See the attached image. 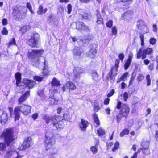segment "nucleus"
Returning a JSON list of instances; mask_svg holds the SVG:
<instances>
[{"mask_svg":"<svg viewBox=\"0 0 158 158\" xmlns=\"http://www.w3.org/2000/svg\"><path fill=\"white\" fill-rule=\"evenodd\" d=\"M31 109V106L24 104H21L15 107L14 110L15 120H18L19 118L20 112L24 115H27L30 113Z\"/></svg>","mask_w":158,"mask_h":158,"instance_id":"nucleus-1","label":"nucleus"},{"mask_svg":"<svg viewBox=\"0 0 158 158\" xmlns=\"http://www.w3.org/2000/svg\"><path fill=\"white\" fill-rule=\"evenodd\" d=\"M13 133L12 129L7 128L4 130L0 136V140H4L8 146L13 141L14 139L13 135Z\"/></svg>","mask_w":158,"mask_h":158,"instance_id":"nucleus-2","label":"nucleus"},{"mask_svg":"<svg viewBox=\"0 0 158 158\" xmlns=\"http://www.w3.org/2000/svg\"><path fill=\"white\" fill-rule=\"evenodd\" d=\"M27 10L25 7L19 6L17 9H14L13 11V16L17 20H21L25 17Z\"/></svg>","mask_w":158,"mask_h":158,"instance_id":"nucleus-3","label":"nucleus"},{"mask_svg":"<svg viewBox=\"0 0 158 158\" xmlns=\"http://www.w3.org/2000/svg\"><path fill=\"white\" fill-rule=\"evenodd\" d=\"M53 134L51 132H47L45 135L46 139L45 145L46 150L51 148L55 144V140L53 138Z\"/></svg>","mask_w":158,"mask_h":158,"instance_id":"nucleus-4","label":"nucleus"},{"mask_svg":"<svg viewBox=\"0 0 158 158\" xmlns=\"http://www.w3.org/2000/svg\"><path fill=\"white\" fill-rule=\"evenodd\" d=\"M40 36L38 33H31L28 37V44L31 47H37Z\"/></svg>","mask_w":158,"mask_h":158,"instance_id":"nucleus-5","label":"nucleus"},{"mask_svg":"<svg viewBox=\"0 0 158 158\" xmlns=\"http://www.w3.org/2000/svg\"><path fill=\"white\" fill-rule=\"evenodd\" d=\"M153 49L152 48H147L143 50L141 48L139 50L137 51L136 58L139 59L141 58L142 59H144L146 58V55H150L152 53Z\"/></svg>","mask_w":158,"mask_h":158,"instance_id":"nucleus-6","label":"nucleus"},{"mask_svg":"<svg viewBox=\"0 0 158 158\" xmlns=\"http://www.w3.org/2000/svg\"><path fill=\"white\" fill-rule=\"evenodd\" d=\"M116 107L118 109L121 108L120 112L123 116H126L128 114L130 109L127 104H123L122 105L121 102L119 101Z\"/></svg>","mask_w":158,"mask_h":158,"instance_id":"nucleus-7","label":"nucleus"},{"mask_svg":"<svg viewBox=\"0 0 158 158\" xmlns=\"http://www.w3.org/2000/svg\"><path fill=\"white\" fill-rule=\"evenodd\" d=\"M60 117L56 115H55L53 117L45 115L43 118L45 120L47 123H48L50 122L52 126L54 127L56 124L60 120Z\"/></svg>","mask_w":158,"mask_h":158,"instance_id":"nucleus-8","label":"nucleus"},{"mask_svg":"<svg viewBox=\"0 0 158 158\" xmlns=\"http://www.w3.org/2000/svg\"><path fill=\"white\" fill-rule=\"evenodd\" d=\"M45 62L44 58L43 57L39 58L38 57L32 59L31 64L35 66L38 67L40 65H43L44 64H45Z\"/></svg>","mask_w":158,"mask_h":158,"instance_id":"nucleus-9","label":"nucleus"},{"mask_svg":"<svg viewBox=\"0 0 158 158\" xmlns=\"http://www.w3.org/2000/svg\"><path fill=\"white\" fill-rule=\"evenodd\" d=\"M32 144L31 137H28L25 139L23 144L20 147V148L22 150H25L31 146Z\"/></svg>","mask_w":158,"mask_h":158,"instance_id":"nucleus-10","label":"nucleus"},{"mask_svg":"<svg viewBox=\"0 0 158 158\" xmlns=\"http://www.w3.org/2000/svg\"><path fill=\"white\" fill-rule=\"evenodd\" d=\"M43 52V51L41 50L30 49L28 51L29 57L32 59L35 58L36 57L41 56Z\"/></svg>","mask_w":158,"mask_h":158,"instance_id":"nucleus-11","label":"nucleus"},{"mask_svg":"<svg viewBox=\"0 0 158 158\" xmlns=\"http://www.w3.org/2000/svg\"><path fill=\"white\" fill-rule=\"evenodd\" d=\"M76 29L81 30V31L89 32L90 31V27L85 25L83 22H79L76 23Z\"/></svg>","mask_w":158,"mask_h":158,"instance_id":"nucleus-12","label":"nucleus"},{"mask_svg":"<svg viewBox=\"0 0 158 158\" xmlns=\"http://www.w3.org/2000/svg\"><path fill=\"white\" fill-rule=\"evenodd\" d=\"M78 11L79 12L78 17L81 20L89 19L91 18V15L88 13L85 10L80 9Z\"/></svg>","mask_w":158,"mask_h":158,"instance_id":"nucleus-13","label":"nucleus"},{"mask_svg":"<svg viewBox=\"0 0 158 158\" xmlns=\"http://www.w3.org/2000/svg\"><path fill=\"white\" fill-rule=\"evenodd\" d=\"M8 115L6 112L0 111V123L4 124L8 120Z\"/></svg>","mask_w":158,"mask_h":158,"instance_id":"nucleus-14","label":"nucleus"},{"mask_svg":"<svg viewBox=\"0 0 158 158\" xmlns=\"http://www.w3.org/2000/svg\"><path fill=\"white\" fill-rule=\"evenodd\" d=\"M97 47V46L96 44H93L92 45V47L91 48L89 51L87 53L86 55L87 56L91 58H94L95 54L97 53L96 49Z\"/></svg>","mask_w":158,"mask_h":158,"instance_id":"nucleus-15","label":"nucleus"},{"mask_svg":"<svg viewBox=\"0 0 158 158\" xmlns=\"http://www.w3.org/2000/svg\"><path fill=\"white\" fill-rule=\"evenodd\" d=\"M30 91H27L24 94L22 95L18 99L19 104L18 106L22 104V103L30 95Z\"/></svg>","mask_w":158,"mask_h":158,"instance_id":"nucleus-16","label":"nucleus"},{"mask_svg":"<svg viewBox=\"0 0 158 158\" xmlns=\"http://www.w3.org/2000/svg\"><path fill=\"white\" fill-rule=\"evenodd\" d=\"M24 82L25 86H27L25 88V90H26V89H29L32 88L35 84V82L32 80H26L24 81Z\"/></svg>","mask_w":158,"mask_h":158,"instance_id":"nucleus-17","label":"nucleus"},{"mask_svg":"<svg viewBox=\"0 0 158 158\" xmlns=\"http://www.w3.org/2000/svg\"><path fill=\"white\" fill-rule=\"evenodd\" d=\"M85 72V69L83 68L78 67L75 69V70H74V77L73 80H76V78H78L80 75Z\"/></svg>","mask_w":158,"mask_h":158,"instance_id":"nucleus-18","label":"nucleus"},{"mask_svg":"<svg viewBox=\"0 0 158 158\" xmlns=\"http://www.w3.org/2000/svg\"><path fill=\"white\" fill-rule=\"evenodd\" d=\"M88 122L83 119H81L79 124L80 128L82 131H85L87 127L88 126Z\"/></svg>","mask_w":158,"mask_h":158,"instance_id":"nucleus-19","label":"nucleus"},{"mask_svg":"<svg viewBox=\"0 0 158 158\" xmlns=\"http://www.w3.org/2000/svg\"><path fill=\"white\" fill-rule=\"evenodd\" d=\"M54 126L57 129L60 130L64 128V124L62 121L60 120Z\"/></svg>","mask_w":158,"mask_h":158,"instance_id":"nucleus-20","label":"nucleus"},{"mask_svg":"<svg viewBox=\"0 0 158 158\" xmlns=\"http://www.w3.org/2000/svg\"><path fill=\"white\" fill-rule=\"evenodd\" d=\"M82 50L80 48L77 47L73 50V54L75 55L80 56L82 54Z\"/></svg>","mask_w":158,"mask_h":158,"instance_id":"nucleus-21","label":"nucleus"},{"mask_svg":"<svg viewBox=\"0 0 158 158\" xmlns=\"http://www.w3.org/2000/svg\"><path fill=\"white\" fill-rule=\"evenodd\" d=\"M47 9L45 8L43 9L42 6H40L38 10L37 11V14L38 15H41L44 14L47 11Z\"/></svg>","mask_w":158,"mask_h":158,"instance_id":"nucleus-22","label":"nucleus"},{"mask_svg":"<svg viewBox=\"0 0 158 158\" xmlns=\"http://www.w3.org/2000/svg\"><path fill=\"white\" fill-rule=\"evenodd\" d=\"M96 15L97 17V20L96 21L97 23L98 24H101L102 23L103 19L99 12L97 11Z\"/></svg>","mask_w":158,"mask_h":158,"instance_id":"nucleus-23","label":"nucleus"},{"mask_svg":"<svg viewBox=\"0 0 158 158\" xmlns=\"http://www.w3.org/2000/svg\"><path fill=\"white\" fill-rule=\"evenodd\" d=\"M52 85L53 86H59L60 85V81L58 80L56 78H54L52 81Z\"/></svg>","mask_w":158,"mask_h":158,"instance_id":"nucleus-24","label":"nucleus"},{"mask_svg":"<svg viewBox=\"0 0 158 158\" xmlns=\"http://www.w3.org/2000/svg\"><path fill=\"white\" fill-rule=\"evenodd\" d=\"M15 78L16 79V84L19 86L21 79V74L19 73H17L15 74Z\"/></svg>","mask_w":158,"mask_h":158,"instance_id":"nucleus-25","label":"nucleus"},{"mask_svg":"<svg viewBox=\"0 0 158 158\" xmlns=\"http://www.w3.org/2000/svg\"><path fill=\"white\" fill-rule=\"evenodd\" d=\"M71 82H67L64 85L62 88L63 91H65L67 90H70L69 89V88H70Z\"/></svg>","mask_w":158,"mask_h":158,"instance_id":"nucleus-26","label":"nucleus"},{"mask_svg":"<svg viewBox=\"0 0 158 158\" xmlns=\"http://www.w3.org/2000/svg\"><path fill=\"white\" fill-rule=\"evenodd\" d=\"M146 24H144V21L142 20L139 21L137 24V26L139 29L140 30L143 28V27L145 26Z\"/></svg>","mask_w":158,"mask_h":158,"instance_id":"nucleus-27","label":"nucleus"},{"mask_svg":"<svg viewBox=\"0 0 158 158\" xmlns=\"http://www.w3.org/2000/svg\"><path fill=\"white\" fill-rule=\"evenodd\" d=\"M131 15L128 12H125L122 15L121 19H122L127 20L131 17Z\"/></svg>","mask_w":158,"mask_h":158,"instance_id":"nucleus-28","label":"nucleus"},{"mask_svg":"<svg viewBox=\"0 0 158 158\" xmlns=\"http://www.w3.org/2000/svg\"><path fill=\"white\" fill-rule=\"evenodd\" d=\"M97 133L99 136L103 135H105V132L104 130L102 128H99L97 130Z\"/></svg>","mask_w":158,"mask_h":158,"instance_id":"nucleus-29","label":"nucleus"},{"mask_svg":"<svg viewBox=\"0 0 158 158\" xmlns=\"http://www.w3.org/2000/svg\"><path fill=\"white\" fill-rule=\"evenodd\" d=\"M15 153H16V152L13 151V150H9L7 151V154L6 155V157H9L10 156Z\"/></svg>","mask_w":158,"mask_h":158,"instance_id":"nucleus-30","label":"nucleus"},{"mask_svg":"<svg viewBox=\"0 0 158 158\" xmlns=\"http://www.w3.org/2000/svg\"><path fill=\"white\" fill-rule=\"evenodd\" d=\"M29 28V26H24L21 27L19 30L22 31V34L25 33L27 31V30Z\"/></svg>","mask_w":158,"mask_h":158,"instance_id":"nucleus-31","label":"nucleus"},{"mask_svg":"<svg viewBox=\"0 0 158 158\" xmlns=\"http://www.w3.org/2000/svg\"><path fill=\"white\" fill-rule=\"evenodd\" d=\"M44 68L43 69V73L44 74L46 75H48L49 74V71L47 69V65H46V62L45 63V64H44Z\"/></svg>","mask_w":158,"mask_h":158,"instance_id":"nucleus-32","label":"nucleus"},{"mask_svg":"<svg viewBox=\"0 0 158 158\" xmlns=\"http://www.w3.org/2000/svg\"><path fill=\"white\" fill-rule=\"evenodd\" d=\"M136 73L134 72H133L132 75L131 77V78L130 81H129V85H131L133 83V82L136 76Z\"/></svg>","mask_w":158,"mask_h":158,"instance_id":"nucleus-33","label":"nucleus"},{"mask_svg":"<svg viewBox=\"0 0 158 158\" xmlns=\"http://www.w3.org/2000/svg\"><path fill=\"white\" fill-rule=\"evenodd\" d=\"M141 145L143 148H149V143L148 141H144L142 143Z\"/></svg>","mask_w":158,"mask_h":158,"instance_id":"nucleus-34","label":"nucleus"},{"mask_svg":"<svg viewBox=\"0 0 158 158\" xmlns=\"http://www.w3.org/2000/svg\"><path fill=\"white\" fill-rule=\"evenodd\" d=\"M63 118L67 121H69L71 119V116L68 113L64 114L63 115Z\"/></svg>","mask_w":158,"mask_h":158,"instance_id":"nucleus-35","label":"nucleus"},{"mask_svg":"<svg viewBox=\"0 0 158 158\" xmlns=\"http://www.w3.org/2000/svg\"><path fill=\"white\" fill-rule=\"evenodd\" d=\"M115 1L117 2H126L128 5H130L132 2L133 0H115Z\"/></svg>","mask_w":158,"mask_h":158,"instance_id":"nucleus-36","label":"nucleus"},{"mask_svg":"<svg viewBox=\"0 0 158 158\" xmlns=\"http://www.w3.org/2000/svg\"><path fill=\"white\" fill-rule=\"evenodd\" d=\"M94 122L97 125H99L100 122L97 116L95 114L93 115Z\"/></svg>","mask_w":158,"mask_h":158,"instance_id":"nucleus-37","label":"nucleus"},{"mask_svg":"<svg viewBox=\"0 0 158 158\" xmlns=\"http://www.w3.org/2000/svg\"><path fill=\"white\" fill-rule=\"evenodd\" d=\"M148 148H143V152L145 155H148L150 154V150Z\"/></svg>","mask_w":158,"mask_h":158,"instance_id":"nucleus-38","label":"nucleus"},{"mask_svg":"<svg viewBox=\"0 0 158 158\" xmlns=\"http://www.w3.org/2000/svg\"><path fill=\"white\" fill-rule=\"evenodd\" d=\"M140 30H141L144 33H147L149 31L148 28L147 27L146 25L143 26V28H142V29H141Z\"/></svg>","mask_w":158,"mask_h":158,"instance_id":"nucleus-39","label":"nucleus"},{"mask_svg":"<svg viewBox=\"0 0 158 158\" xmlns=\"http://www.w3.org/2000/svg\"><path fill=\"white\" fill-rule=\"evenodd\" d=\"M117 70H115V68L114 67H112L111 68V72H110L108 74H110L111 75H116Z\"/></svg>","mask_w":158,"mask_h":158,"instance_id":"nucleus-40","label":"nucleus"},{"mask_svg":"<svg viewBox=\"0 0 158 158\" xmlns=\"http://www.w3.org/2000/svg\"><path fill=\"white\" fill-rule=\"evenodd\" d=\"M147 82V85L149 86L151 85V79L150 78V75L149 74H147L146 77Z\"/></svg>","mask_w":158,"mask_h":158,"instance_id":"nucleus-41","label":"nucleus"},{"mask_svg":"<svg viewBox=\"0 0 158 158\" xmlns=\"http://www.w3.org/2000/svg\"><path fill=\"white\" fill-rule=\"evenodd\" d=\"M90 149L94 154H96L97 152V148L96 146H92L90 148Z\"/></svg>","mask_w":158,"mask_h":158,"instance_id":"nucleus-42","label":"nucleus"},{"mask_svg":"<svg viewBox=\"0 0 158 158\" xmlns=\"http://www.w3.org/2000/svg\"><path fill=\"white\" fill-rule=\"evenodd\" d=\"M129 131L128 130L125 129L120 134V136L121 137L123 136L124 135L128 134Z\"/></svg>","mask_w":158,"mask_h":158,"instance_id":"nucleus-43","label":"nucleus"},{"mask_svg":"<svg viewBox=\"0 0 158 158\" xmlns=\"http://www.w3.org/2000/svg\"><path fill=\"white\" fill-rule=\"evenodd\" d=\"M26 6L27 8L29 9V11L31 13L34 14V12L32 10L31 6L30 5L29 3H27L26 4Z\"/></svg>","mask_w":158,"mask_h":158,"instance_id":"nucleus-44","label":"nucleus"},{"mask_svg":"<svg viewBox=\"0 0 158 158\" xmlns=\"http://www.w3.org/2000/svg\"><path fill=\"white\" fill-rule=\"evenodd\" d=\"M51 149L50 152L52 155H53L56 154L57 152V149L55 148H52Z\"/></svg>","mask_w":158,"mask_h":158,"instance_id":"nucleus-45","label":"nucleus"},{"mask_svg":"<svg viewBox=\"0 0 158 158\" xmlns=\"http://www.w3.org/2000/svg\"><path fill=\"white\" fill-rule=\"evenodd\" d=\"M1 33L3 35H7L8 34V31L6 28L4 27L1 31Z\"/></svg>","mask_w":158,"mask_h":158,"instance_id":"nucleus-46","label":"nucleus"},{"mask_svg":"<svg viewBox=\"0 0 158 158\" xmlns=\"http://www.w3.org/2000/svg\"><path fill=\"white\" fill-rule=\"evenodd\" d=\"M131 64V62L129 60H127L124 64V67L125 70H126L128 68Z\"/></svg>","mask_w":158,"mask_h":158,"instance_id":"nucleus-47","label":"nucleus"},{"mask_svg":"<svg viewBox=\"0 0 158 158\" xmlns=\"http://www.w3.org/2000/svg\"><path fill=\"white\" fill-rule=\"evenodd\" d=\"M92 76L93 79L94 80H97L98 79V75L96 72H94L92 73Z\"/></svg>","mask_w":158,"mask_h":158,"instance_id":"nucleus-48","label":"nucleus"},{"mask_svg":"<svg viewBox=\"0 0 158 158\" xmlns=\"http://www.w3.org/2000/svg\"><path fill=\"white\" fill-rule=\"evenodd\" d=\"M119 62H120V60L119 59H117L116 60V61H115V64L114 67V68H115V70H118V69L119 67L118 64L119 63Z\"/></svg>","mask_w":158,"mask_h":158,"instance_id":"nucleus-49","label":"nucleus"},{"mask_svg":"<svg viewBox=\"0 0 158 158\" xmlns=\"http://www.w3.org/2000/svg\"><path fill=\"white\" fill-rule=\"evenodd\" d=\"M43 78L39 76H35L34 77V79L35 81L40 82L41 81Z\"/></svg>","mask_w":158,"mask_h":158,"instance_id":"nucleus-50","label":"nucleus"},{"mask_svg":"<svg viewBox=\"0 0 158 158\" xmlns=\"http://www.w3.org/2000/svg\"><path fill=\"white\" fill-rule=\"evenodd\" d=\"M128 74L129 73L128 72H126L124 73L121 76L120 79L124 81L125 78L127 77V76L128 75Z\"/></svg>","mask_w":158,"mask_h":158,"instance_id":"nucleus-51","label":"nucleus"},{"mask_svg":"<svg viewBox=\"0 0 158 158\" xmlns=\"http://www.w3.org/2000/svg\"><path fill=\"white\" fill-rule=\"evenodd\" d=\"M119 146V143L118 142H116L114 144V146L112 149V151H115L117 150Z\"/></svg>","mask_w":158,"mask_h":158,"instance_id":"nucleus-52","label":"nucleus"},{"mask_svg":"<svg viewBox=\"0 0 158 158\" xmlns=\"http://www.w3.org/2000/svg\"><path fill=\"white\" fill-rule=\"evenodd\" d=\"M113 24V21L112 20L109 21L106 23V26L110 28L112 27Z\"/></svg>","mask_w":158,"mask_h":158,"instance_id":"nucleus-53","label":"nucleus"},{"mask_svg":"<svg viewBox=\"0 0 158 158\" xmlns=\"http://www.w3.org/2000/svg\"><path fill=\"white\" fill-rule=\"evenodd\" d=\"M122 115H123L120 113L117 116L116 119L118 123L120 122L121 118H122Z\"/></svg>","mask_w":158,"mask_h":158,"instance_id":"nucleus-54","label":"nucleus"},{"mask_svg":"<svg viewBox=\"0 0 158 158\" xmlns=\"http://www.w3.org/2000/svg\"><path fill=\"white\" fill-rule=\"evenodd\" d=\"M114 75H111L110 74H108L107 75V77H110L111 78V82H113L115 81V77H114Z\"/></svg>","mask_w":158,"mask_h":158,"instance_id":"nucleus-55","label":"nucleus"},{"mask_svg":"<svg viewBox=\"0 0 158 158\" xmlns=\"http://www.w3.org/2000/svg\"><path fill=\"white\" fill-rule=\"evenodd\" d=\"M6 148V145L5 143H0V148L1 150L3 151Z\"/></svg>","mask_w":158,"mask_h":158,"instance_id":"nucleus-56","label":"nucleus"},{"mask_svg":"<svg viewBox=\"0 0 158 158\" xmlns=\"http://www.w3.org/2000/svg\"><path fill=\"white\" fill-rule=\"evenodd\" d=\"M70 85V88H69V89L73 90L76 89L75 85L73 82H71Z\"/></svg>","mask_w":158,"mask_h":158,"instance_id":"nucleus-57","label":"nucleus"},{"mask_svg":"<svg viewBox=\"0 0 158 158\" xmlns=\"http://www.w3.org/2000/svg\"><path fill=\"white\" fill-rule=\"evenodd\" d=\"M67 13L68 14H70L72 11V6L70 4H69L67 6Z\"/></svg>","mask_w":158,"mask_h":158,"instance_id":"nucleus-58","label":"nucleus"},{"mask_svg":"<svg viewBox=\"0 0 158 158\" xmlns=\"http://www.w3.org/2000/svg\"><path fill=\"white\" fill-rule=\"evenodd\" d=\"M144 78V76L142 74H139L137 78L138 81H140Z\"/></svg>","mask_w":158,"mask_h":158,"instance_id":"nucleus-59","label":"nucleus"},{"mask_svg":"<svg viewBox=\"0 0 158 158\" xmlns=\"http://www.w3.org/2000/svg\"><path fill=\"white\" fill-rule=\"evenodd\" d=\"M112 32L113 35H116L117 34V28L115 26H114L112 29Z\"/></svg>","mask_w":158,"mask_h":158,"instance_id":"nucleus-60","label":"nucleus"},{"mask_svg":"<svg viewBox=\"0 0 158 158\" xmlns=\"http://www.w3.org/2000/svg\"><path fill=\"white\" fill-rule=\"evenodd\" d=\"M8 44L9 45V46L13 45L16 44L15 39L14 38H13L12 40H10Z\"/></svg>","mask_w":158,"mask_h":158,"instance_id":"nucleus-61","label":"nucleus"},{"mask_svg":"<svg viewBox=\"0 0 158 158\" xmlns=\"http://www.w3.org/2000/svg\"><path fill=\"white\" fill-rule=\"evenodd\" d=\"M123 98L124 100L126 101L128 98V95L127 93L126 92H124L123 94Z\"/></svg>","mask_w":158,"mask_h":158,"instance_id":"nucleus-62","label":"nucleus"},{"mask_svg":"<svg viewBox=\"0 0 158 158\" xmlns=\"http://www.w3.org/2000/svg\"><path fill=\"white\" fill-rule=\"evenodd\" d=\"M156 40L154 38H151L150 40V43L151 44H154L156 43Z\"/></svg>","mask_w":158,"mask_h":158,"instance_id":"nucleus-63","label":"nucleus"},{"mask_svg":"<svg viewBox=\"0 0 158 158\" xmlns=\"http://www.w3.org/2000/svg\"><path fill=\"white\" fill-rule=\"evenodd\" d=\"M38 95L40 96L44 97V91L43 90H39L38 92Z\"/></svg>","mask_w":158,"mask_h":158,"instance_id":"nucleus-64","label":"nucleus"}]
</instances>
